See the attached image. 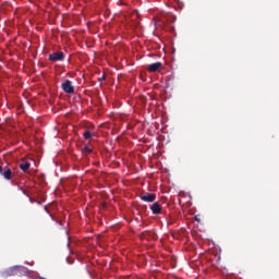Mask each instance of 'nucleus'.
I'll return each instance as SVG.
<instances>
[{
	"mask_svg": "<svg viewBox=\"0 0 279 279\" xmlns=\"http://www.w3.org/2000/svg\"><path fill=\"white\" fill-rule=\"evenodd\" d=\"M28 269L24 266H12L3 271L4 278H10L12 276H21V274H27Z\"/></svg>",
	"mask_w": 279,
	"mask_h": 279,
	"instance_id": "1",
	"label": "nucleus"
},
{
	"mask_svg": "<svg viewBox=\"0 0 279 279\" xmlns=\"http://www.w3.org/2000/svg\"><path fill=\"white\" fill-rule=\"evenodd\" d=\"M61 88L68 95H73V93H75V87L73 86L70 80H66L64 83H62Z\"/></svg>",
	"mask_w": 279,
	"mask_h": 279,
	"instance_id": "2",
	"label": "nucleus"
},
{
	"mask_svg": "<svg viewBox=\"0 0 279 279\" xmlns=\"http://www.w3.org/2000/svg\"><path fill=\"white\" fill-rule=\"evenodd\" d=\"M49 60L50 62H62L64 60V52H53L49 54Z\"/></svg>",
	"mask_w": 279,
	"mask_h": 279,
	"instance_id": "3",
	"label": "nucleus"
},
{
	"mask_svg": "<svg viewBox=\"0 0 279 279\" xmlns=\"http://www.w3.org/2000/svg\"><path fill=\"white\" fill-rule=\"evenodd\" d=\"M0 175H3L4 180H12V170L9 167H1L0 166Z\"/></svg>",
	"mask_w": 279,
	"mask_h": 279,
	"instance_id": "4",
	"label": "nucleus"
},
{
	"mask_svg": "<svg viewBox=\"0 0 279 279\" xmlns=\"http://www.w3.org/2000/svg\"><path fill=\"white\" fill-rule=\"evenodd\" d=\"M140 199H142V202H147L148 204H153V202H156V194L144 193L143 195L140 196Z\"/></svg>",
	"mask_w": 279,
	"mask_h": 279,
	"instance_id": "5",
	"label": "nucleus"
},
{
	"mask_svg": "<svg viewBox=\"0 0 279 279\" xmlns=\"http://www.w3.org/2000/svg\"><path fill=\"white\" fill-rule=\"evenodd\" d=\"M162 69V62H155L147 65V71L149 73H156L157 71H160Z\"/></svg>",
	"mask_w": 279,
	"mask_h": 279,
	"instance_id": "6",
	"label": "nucleus"
},
{
	"mask_svg": "<svg viewBox=\"0 0 279 279\" xmlns=\"http://www.w3.org/2000/svg\"><path fill=\"white\" fill-rule=\"evenodd\" d=\"M141 239H146L147 241H156V239H158V236L156 235V232L144 231L141 235Z\"/></svg>",
	"mask_w": 279,
	"mask_h": 279,
	"instance_id": "7",
	"label": "nucleus"
},
{
	"mask_svg": "<svg viewBox=\"0 0 279 279\" xmlns=\"http://www.w3.org/2000/svg\"><path fill=\"white\" fill-rule=\"evenodd\" d=\"M150 210L153 215H160V213H162V206L156 202L150 206Z\"/></svg>",
	"mask_w": 279,
	"mask_h": 279,
	"instance_id": "8",
	"label": "nucleus"
},
{
	"mask_svg": "<svg viewBox=\"0 0 279 279\" xmlns=\"http://www.w3.org/2000/svg\"><path fill=\"white\" fill-rule=\"evenodd\" d=\"M29 167H32V163H29V161H23L22 163H20V169L21 171H24V173H27V171H29Z\"/></svg>",
	"mask_w": 279,
	"mask_h": 279,
	"instance_id": "9",
	"label": "nucleus"
},
{
	"mask_svg": "<svg viewBox=\"0 0 279 279\" xmlns=\"http://www.w3.org/2000/svg\"><path fill=\"white\" fill-rule=\"evenodd\" d=\"M83 136L86 141H89V138H93V136H95V133L90 132V130H85Z\"/></svg>",
	"mask_w": 279,
	"mask_h": 279,
	"instance_id": "10",
	"label": "nucleus"
},
{
	"mask_svg": "<svg viewBox=\"0 0 279 279\" xmlns=\"http://www.w3.org/2000/svg\"><path fill=\"white\" fill-rule=\"evenodd\" d=\"M82 154H84V156H87V154H93V149L88 146H84V148L82 149Z\"/></svg>",
	"mask_w": 279,
	"mask_h": 279,
	"instance_id": "11",
	"label": "nucleus"
},
{
	"mask_svg": "<svg viewBox=\"0 0 279 279\" xmlns=\"http://www.w3.org/2000/svg\"><path fill=\"white\" fill-rule=\"evenodd\" d=\"M34 279H47V278L40 277V275H37Z\"/></svg>",
	"mask_w": 279,
	"mask_h": 279,
	"instance_id": "12",
	"label": "nucleus"
},
{
	"mask_svg": "<svg viewBox=\"0 0 279 279\" xmlns=\"http://www.w3.org/2000/svg\"><path fill=\"white\" fill-rule=\"evenodd\" d=\"M104 80H106V76H101L100 78H98V81H100V82H104Z\"/></svg>",
	"mask_w": 279,
	"mask_h": 279,
	"instance_id": "13",
	"label": "nucleus"
},
{
	"mask_svg": "<svg viewBox=\"0 0 279 279\" xmlns=\"http://www.w3.org/2000/svg\"><path fill=\"white\" fill-rule=\"evenodd\" d=\"M45 210H46V213H49V209L47 208V206H45Z\"/></svg>",
	"mask_w": 279,
	"mask_h": 279,
	"instance_id": "14",
	"label": "nucleus"
}]
</instances>
